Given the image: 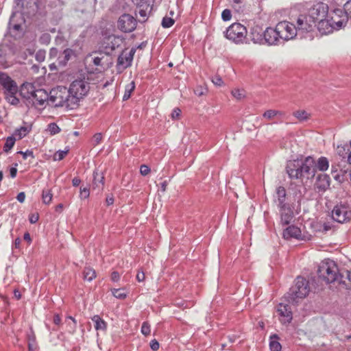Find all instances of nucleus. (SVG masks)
Instances as JSON below:
<instances>
[{"instance_id": "10", "label": "nucleus", "mask_w": 351, "mask_h": 351, "mask_svg": "<svg viewBox=\"0 0 351 351\" xmlns=\"http://www.w3.org/2000/svg\"><path fill=\"white\" fill-rule=\"evenodd\" d=\"M135 53V48H132L130 49H125L122 51L117 58L116 65L117 70L119 73L123 72L125 69L132 65Z\"/></svg>"}, {"instance_id": "9", "label": "nucleus", "mask_w": 351, "mask_h": 351, "mask_svg": "<svg viewBox=\"0 0 351 351\" xmlns=\"http://www.w3.org/2000/svg\"><path fill=\"white\" fill-rule=\"evenodd\" d=\"M332 217L337 222L343 223L351 221V208L345 204H337L332 210Z\"/></svg>"}, {"instance_id": "2", "label": "nucleus", "mask_w": 351, "mask_h": 351, "mask_svg": "<svg viewBox=\"0 0 351 351\" xmlns=\"http://www.w3.org/2000/svg\"><path fill=\"white\" fill-rule=\"evenodd\" d=\"M317 274L319 277L326 283L337 281L341 277L337 264L330 259H325L322 261L319 265Z\"/></svg>"}, {"instance_id": "64", "label": "nucleus", "mask_w": 351, "mask_h": 351, "mask_svg": "<svg viewBox=\"0 0 351 351\" xmlns=\"http://www.w3.org/2000/svg\"><path fill=\"white\" fill-rule=\"evenodd\" d=\"M16 199H17V200L19 202L23 203L25 201V193L24 192L19 193L17 195Z\"/></svg>"}, {"instance_id": "63", "label": "nucleus", "mask_w": 351, "mask_h": 351, "mask_svg": "<svg viewBox=\"0 0 351 351\" xmlns=\"http://www.w3.org/2000/svg\"><path fill=\"white\" fill-rule=\"evenodd\" d=\"M27 341L28 343L30 342L35 343H36V336L33 332L27 335Z\"/></svg>"}, {"instance_id": "11", "label": "nucleus", "mask_w": 351, "mask_h": 351, "mask_svg": "<svg viewBox=\"0 0 351 351\" xmlns=\"http://www.w3.org/2000/svg\"><path fill=\"white\" fill-rule=\"evenodd\" d=\"M328 13V6L326 3L319 2L314 4L309 9L308 14L317 24V21H322V19L327 17Z\"/></svg>"}, {"instance_id": "4", "label": "nucleus", "mask_w": 351, "mask_h": 351, "mask_svg": "<svg viewBox=\"0 0 351 351\" xmlns=\"http://www.w3.org/2000/svg\"><path fill=\"white\" fill-rule=\"evenodd\" d=\"M308 293V282L302 277H298L295 285L287 293V298L290 302H298V299L304 298Z\"/></svg>"}, {"instance_id": "50", "label": "nucleus", "mask_w": 351, "mask_h": 351, "mask_svg": "<svg viewBox=\"0 0 351 351\" xmlns=\"http://www.w3.org/2000/svg\"><path fill=\"white\" fill-rule=\"evenodd\" d=\"M344 13L347 17L351 18V0L348 1L343 6Z\"/></svg>"}, {"instance_id": "23", "label": "nucleus", "mask_w": 351, "mask_h": 351, "mask_svg": "<svg viewBox=\"0 0 351 351\" xmlns=\"http://www.w3.org/2000/svg\"><path fill=\"white\" fill-rule=\"evenodd\" d=\"M250 38L256 44H264V31L259 25H254L250 29Z\"/></svg>"}, {"instance_id": "30", "label": "nucleus", "mask_w": 351, "mask_h": 351, "mask_svg": "<svg viewBox=\"0 0 351 351\" xmlns=\"http://www.w3.org/2000/svg\"><path fill=\"white\" fill-rule=\"evenodd\" d=\"M329 167V161L326 157H320L317 161H315V171L317 169L321 171H326Z\"/></svg>"}, {"instance_id": "26", "label": "nucleus", "mask_w": 351, "mask_h": 351, "mask_svg": "<svg viewBox=\"0 0 351 351\" xmlns=\"http://www.w3.org/2000/svg\"><path fill=\"white\" fill-rule=\"evenodd\" d=\"M317 29L322 34H328L335 30L328 17L324 18L322 21H317Z\"/></svg>"}, {"instance_id": "15", "label": "nucleus", "mask_w": 351, "mask_h": 351, "mask_svg": "<svg viewBox=\"0 0 351 351\" xmlns=\"http://www.w3.org/2000/svg\"><path fill=\"white\" fill-rule=\"evenodd\" d=\"M276 316L280 322L283 324H289L293 319L292 311L288 304H279L276 308Z\"/></svg>"}, {"instance_id": "13", "label": "nucleus", "mask_w": 351, "mask_h": 351, "mask_svg": "<svg viewBox=\"0 0 351 351\" xmlns=\"http://www.w3.org/2000/svg\"><path fill=\"white\" fill-rule=\"evenodd\" d=\"M327 17L335 30L339 29L344 26L348 18L341 9L334 10L328 16L327 15Z\"/></svg>"}, {"instance_id": "7", "label": "nucleus", "mask_w": 351, "mask_h": 351, "mask_svg": "<svg viewBox=\"0 0 351 351\" xmlns=\"http://www.w3.org/2000/svg\"><path fill=\"white\" fill-rule=\"evenodd\" d=\"M77 58V53L75 50L66 48L62 52L60 53L56 62L49 64V69L53 70H58L63 69L71 61L76 60Z\"/></svg>"}, {"instance_id": "51", "label": "nucleus", "mask_w": 351, "mask_h": 351, "mask_svg": "<svg viewBox=\"0 0 351 351\" xmlns=\"http://www.w3.org/2000/svg\"><path fill=\"white\" fill-rule=\"evenodd\" d=\"M221 18L224 21H228L232 18L231 11L229 9H225L221 13Z\"/></svg>"}, {"instance_id": "54", "label": "nucleus", "mask_w": 351, "mask_h": 351, "mask_svg": "<svg viewBox=\"0 0 351 351\" xmlns=\"http://www.w3.org/2000/svg\"><path fill=\"white\" fill-rule=\"evenodd\" d=\"M212 82L215 85L217 86H221L223 84L222 79L218 75L213 77L212 79Z\"/></svg>"}, {"instance_id": "47", "label": "nucleus", "mask_w": 351, "mask_h": 351, "mask_svg": "<svg viewBox=\"0 0 351 351\" xmlns=\"http://www.w3.org/2000/svg\"><path fill=\"white\" fill-rule=\"evenodd\" d=\"M174 24V20L169 17H164L162 21V26L165 28L171 27Z\"/></svg>"}, {"instance_id": "32", "label": "nucleus", "mask_w": 351, "mask_h": 351, "mask_svg": "<svg viewBox=\"0 0 351 351\" xmlns=\"http://www.w3.org/2000/svg\"><path fill=\"white\" fill-rule=\"evenodd\" d=\"M93 322L95 323V328L97 330H106L107 327L106 322L99 315H94L92 317Z\"/></svg>"}, {"instance_id": "58", "label": "nucleus", "mask_w": 351, "mask_h": 351, "mask_svg": "<svg viewBox=\"0 0 351 351\" xmlns=\"http://www.w3.org/2000/svg\"><path fill=\"white\" fill-rule=\"evenodd\" d=\"M181 114V110L179 108H175L172 113H171V117L172 119H179Z\"/></svg>"}, {"instance_id": "52", "label": "nucleus", "mask_w": 351, "mask_h": 351, "mask_svg": "<svg viewBox=\"0 0 351 351\" xmlns=\"http://www.w3.org/2000/svg\"><path fill=\"white\" fill-rule=\"evenodd\" d=\"M102 140V135L101 133L95 134L93 137V142L94 145H99Z\"/></svg>"}, {"instance_id": "8", "label": "nucleus", "mask_w": 351, "mask_h": 351, "mask_svg": "<svg viewBox=\"0 0 351 351\" xmlns=\"http://www.w3.org/2000/svg\"><path fill=\"white\" fill-rule=\"evenodd\" d=\"M276 27L280 39L283 40L293 39L297 35V28L295 25L289 21H280L276 25Z\"/></svg>"}, {"instance_id": "18", "label": "nucleus", "mask_w": 351, "mask_h": 351, "mask_svg": "<svg viewBox=\"0 0 351 351\" xmlns=\"http://www.w3.org/2000/svg\"><path fill=\"white\" fill-rule=\"evenodd\" d=\"M123 43V39L114 35H110L105 38L103 43V46L106 50V53H109L110 51H114L116 48L119 47Z\"/></svg>"}, {"instance_id": "59", "label": "nucleus", "mask_w": 351, "mask_h": 351, "mask_svg": "<svg viewBox=\"0 0 351 351\" xmlns=\"http://www.w3.org/2000/svg\"><path fill=\"white\" fill-rule=\"evenodd\" d=\"M19 154H21L23 156V158L24 160H26L28 156L34 157L33 152L29 150H27L26 152H19Z\"/></svg>"}, {"instance_id": "37", "label": "nucleus", "mask_w": 351, "mask_h": 351, "mask_svg": "<svg viewBox=\"0 0 351 351\" xmlns=\"http://www.w3.org/2000/svg\"><path fill=\"white\" fill-rule=\"evenodd\" d=\"M30 129L28 127L23 126L14 131V136L18 139H21L29 132Z\"/></svg>"}, {"instance_id": "28", "label": "nucleus", "mask_w": 351, "mask_h": 351, "mask_svg": "<svg viewBox=\"0 0 351 351\" xmlns=\"http://www.w3.org/2000/svg\"><path fill=\"white\" fill-rule=\"evenodd\" d=\"M137 8L151 12L152 10L153 0H133Z\"/></svg>"}, {"instance_id": "22", "label": "nucleus", "mask_w": 351, "mask_h": 351, "mask_svg": "<svg viewBox=\"0 0 351 351\" xmlns=\"http://www.w3.org/2000/svg\"><path fill=\"white\" fill-rule=\"evenodd\" d=\"M280 223L288 225L293 218V212L288 204L280 206Z\"/></svg>"}, {"instance_id": "21", "label": "nucleus", "mask_w": 351, "mask_h": 351, "mask_svg": "<svg viewBox=\"0 0 351 351\" xmlns=\"http://www.w3.org/2000/svg\"><path fill=\"white\" fill-rule=\"evenodd\" d=\"M279 39H280V38L277 32L276 27L274 29L267 27L264 31V44L269 45H277Z\"/></svg>"}, {"instance_id": "44", "label": "nucleus", "mask_w": 351, "mask_h": 351, "mask_svg": "<svg viewBox=\"0 0 351 351\" xmlns=\"http://www.w3.org/2000/svg\"><path fill=\"white\" fill-rule=\"evenodd\" d=\"M112 295L118 298L123 300L126 298L127 293L122 289H114L112 290Z\"/></svg>"}, {"instance_id": "48", "label": "nucleus", "mask_w": 351, "mask_h": 351, "mask_svg": "<svg viewBox=\"0 0 351 351\" xmlns=\"http://www.w3.org/2000/svg\"><path fill=\"white\" fill-rule=\"evenodd\" d=\"M69 150L66 149L65 151L59 150L56 152L54 154V160H62L68 154Z\"/></svg>"}, {"instance_id": "5", "label": "nucleus", "mask_w": 351, "mask_h": 351, "mask_svg": "<svg viewBox=\"0 0 351 351\" xmlns=\"http://www.w3.org/2000/svg\"><path fill=\"white\" fill-rule=\"evenodd\" d=\"M0 84L5 89L6 100L12 105H17L19 99L16 95L18 92L16 83L5 73H0Z\"/></svg>"}, {"instance_id": "49", "label": "nucleus", "mask_w": 351, "mask_h": 351, "mask_svg": "<svg viewBox=\"0 0 351 351\" xmlns=\"http://www.w3.org/2000/svg\"><path fill=\"white\" fill-rule=\"evenodd\" d=\"M81 199H87L90 195V190L88 187H81L80 191Z\"/></svg>"}, {"instance_id": "38", "label": "nucleus", "mask_w": 351, "mask_h": 351, "mask_svg": "<svg viewBox=\"0 0 351 351\" xmlns=\"http://www.w3.org/2000/svg\"><path fill=\"white\" fill-rule=\"evenodd\" d=\"M134 88H135V83L134 82H132L130 84H128V85H126L125 89V93L123 97V99L128 100L130 97L131 93L134 90Z\"/></svg>"}, {"instance_id": "27", "label": "nucleus", "mask_w": 351, "mask_h": 351, "mask_svg": "<svg viewBox=\"0 0 351 351\" xmlns=\"http://www.w3.org/2000/svg\"><path fill=\"white\" fill-rule=\"evenodd\" d=\"M337 152L343 158H347L348 162L351 165V141L350 148L347 145H338Z\"/></svg>"}, {"instance_id": "33", "label": "nucleus", "mask_w": 351, "mask_h": 351, "mask_svg": "<svg viewBox=\"0 0 351 351\" xmlns=\"http://www.w3.org/2000/svg\"><path fill=\"white\" fill-rule=\"evenodd\" d=\"M83 277L84 280L92 281L96 278V272L92 267H86L83 271Z\"/></svg>"}, {"instance_id": "40", "label": "nucleus", "mask_w": 351, "mask_h": 351, "mask_svg": "<svg viewBox=\"0 0 351 351\" xmlns=\"http://www.w3.org/2000/svg\"><path fill=\"white\" fill-rule=\"evenodd\" d=\"M283 113L281 111L275 110H268L265 111L263 116L264 118L267 119H272L274 117L277 115H282Z\"/></svg>"}, {"instance_id": "3", "label": "nucleus", "mask_w": 351, "mask_h": 351, "mask_svg": "<svg viewBox=\"0 0 351 351\" xmlns=\"http://www.w3.org/2000/svg\"><path fill=\"white\" fill-rule=\"evenodd\" d=\"M49 100L55 106H65L75 108L74 104H71V95L69 88L63 86H58L52 88L49 93Z\"/></svg>"}, {"instance_id": "60", "label": "nucleus", "mask_w": 351, "mask_h": 351, "mask_svg": "<svg viewBox=\"0 0 351 351\" xmlns=\"http://www.w3.org/2000/svg\"><path fill=\"white\" fill-rule=\"evenodd\" d=\"M195 94L199 97L202 96L205 94V89L202 87H197L194 90Z\"/></svg>"}, {"instance_id": "35", "label": "nucleus", "mask_w": 351, "mask_h": 351, "mask_svg": "<svg viewBox=\"0 0 351 351\" xmlns=\"http://www.w3.org/2000/svg\"><path fill=\"white\" fill-rule=\"evenodd\" d=\"M151 12H149L147 10H142L139 8H137L136 7V16H138V21L141 22V23H143V22H145L147 19H148V16H149V14H150Z\"/></svg>"}, {"instance_id": "25", "label": "nucleus", "mask_w": 351, "mask_h": 351, "mask_svg": "<svg viewBox=\"0 0 351 351\" xmlns=\"http://www.w3.org/2000/svg\"><path fill=\"white\" fill-rule=\"evenodd\" d=\"M330 184V180L329 176L326 174H320L317 176L315 187L319 191H325L329 188Z\"/></svg>"}, {"instance_id": "55", "label": "nucleus", "mask_w": 351, "mask_h": 351, "mask_svg": "<svg viewBox=\"0 0 351 351\" xmlns=\"http://www.w3.org/2000/svg\"><path fill=\"white\" fill-rule=\"evenodd\" d=\"M60 53H58V50L56 48H51L49 51V58L50 59H53L58 58V55Z\"/></svg>"}, {"instance_id": "43", "label": "nucleus", "mask_w": 351, "mask_h": 351, "mask_svg": "<svg viewBox=\"0 0 351 351\" xmlns=\"http://www.w3.org/2000/svg\"><path fill=\"white\" fill-rule=\"evenodd\" d=\"M47 131L51 135H55L60 132V128L56 123H51L47 125Z\"/></svg>"}, {"instance_id": "24", "label": "nucleus", "mask_w": 351, "mask_h": 351, "mask_svg": "<svg viewBox=\"0 0 351 351\" xmlns=\"http://www.w3.org/2000/svg\"><path fill=\"white\" fill-rule=\"evenodd\" d=\"M36 90V89L33 84L25 82L21 86L20 94L23 98L30 100Z\"/></svg>"}, {"instance_id": "62", "label": "nucleus", "mask_w": 351, "mask_h": 351, "mask_svg": "<svg viewBox=\"0 0 351 351\" xmlns=\"http://www.w3.org/2000/svg\"><path fill=\"white\" fill-rule=\"evenodd\" d=\"M39 219L38 214H33L29 217V222L31 223H35L38 221Z\"/></svg>"}, {"instance_id": "19", "label": "nucleus", "mask_w": 351, "mask_h": 351, "mask_svg": "<svg viewBox=\"0 0 351 351\" xmlns=\"http://www.w3.org/2000/svg\"><path fill=\"white\" fill-rule=\"evenodd\" d=\"M282 237L285 239H295L304 240L305 236L302 234L300 228L296 226H289L283 230Z\"/></svg>"}, {"instance_id": "31", "label": "nucleus", "mask_w": 351, "mask_h": 351, "mask_svg": "<svg viewBox=\"0 0 351 351\" xmlns=\"http://www.w3.org/2000/svg\"><path fill=\"white\" fill-rule=\"evenodd\" d=\"M65 323L66 324V331L70 334H73L77 329V322L71 316L66 317Z\"/></svg>"}, {"instance_id": "16", "label": "nucleus", "mask_w": 351, "mask_h": 351, "mask_svg": "<svg viewBox=\"0 0 351 351\" xmlns=\"http://www.w3.org/2000/svg\"><path fill=\"white\" fill-rule=\"evenodd\" d=\"M316 24L314 23L308 14L300 15L296 21V28L298 31L310 32Z\"/></svg>"}, {"instance_id": "29", "label": "nucleus", "mask_w": 351, "mask_h": 351, "mask_svg": "<svg viewBox=\"0 0 351 351\" xmlns=\"http://www.w3.org/2000/svg\"><path fill=\"white\" fill-rule=\"evenodd\" d=\"M104 186V177L99 176L97 172L93 173V188H98L99 190H103Z\"/></svg>"}, {"instance_id": "53", "label": "nucleus", "mask_w": 351, "mask_h": 351, "mask_svg": "<svg viewBox=\"0 0 351 351\" xmlns=\"http://www.w3.org/2000/svg\"><path fill=\"white\" fill-rule=\"evenodd\" d=\"M150 172V169L147 165H142L140 167V173L142 176H147Z\"/></svg>"}, {"instance_id": "41", "label": "nucleus", "mask_w": 351, "mask_h": 351, "mask_svg": "<svg viewBox=\"0 0 351 351\" xmlns=\"http://www.w3.org/2000/svg\"><path fill=\"white\" fill-rule=\"evenodd\" d=\"M293 116L299 121H304L309 117V114L305 110H297L293 112Z\"/></svg>"}, {"instance_id": "39", "label": "nucleus", "mask_w": 351, "mask_h": 351, "mask_svg": "<svg viewBox=\"0 0 351 351\" xmlns=\"http://www.w3.org/2000/svg\"><path fill=\"white\" fill-rule=\"evenodd\" d=\"M16 138L14 136H9L7 138L5 145L3 146V150L5 152H8L14 145Z\"/></svg>"}, {"instance_id": "56", "label": "nucleus", "mask_w": 351, "mask_h": 351, "mask_svg": "<svg viewBox=\"0 0 351 351\" xmlns=\"http://www.w3.org/2000/svg\"><path fill=\"white\" fill-rule=\"evenodd\" d=\"M150 347L153 351H157L159 349L160 345L156 339H153L150 341Z\"/></svg>"}, {"instance_id": "57", "label": "nucleus", "mask_w": 351, "mask_h": 351, "mask_svg": "<svg viewBox=\"0 0 351 351\" xmlns=\"http://www.w3.org/2000/svg\"><path fill=\"white\" fill-rule=\"evenodd\" d=\"M136 278L138 282H143L145 279V273L143 271H138Z\"/></svg>"}, {"instance_id": "14", "label": "nucleus", "mask_w": 351, "mask_h": 351, "mask_svg": "<svg viewBox=\"0 0 351 351\" xmlns=\"http://www.w3.org/2000/svg\"><path fill=\"white\" fill-rule=\"evenodd\" d=\"M118 27L122 32H131L136 27V20L132 15L124 14L119 19Z\"/></svg>"}, {"instance_id": "42", "label": "nucleus", "mask_w": 351, "mask_h": 351, "mask_svg": "<svg viewBox=\"0 0 351 351\" xmlns=\"http://www.w3.org/2000/svg\"><path fill=\"white\" fill-rule=\"evenodd\" d=\"M52 197H53V194L50 190H43V191L42 199L45 204H49L52 200Z\"/></svg>"}, {"instance_id": "34", "label": "nucleus", "mask_w": 351, "mask_h": 351, "mask_svg": "<svg viewBox=\"0 0 351 351\" xmlns=\"http://www.w3.org/2000/svg\"><path fill=\"white\" fill-rule=\"evenodd\" d=\"M276 194L279 202V206L283 204H286L285 203L286 198V190L283 186H278L276 189Z\"/></svg>"}, {"instance_id": "46", "label": "nucleus", "mask_w": 351, "mask_h": 351, "mask_svg": "<svg viewBox=\"0 0 351 351\" xmlns=\"http://www.w3.org/2000/svg\"><path fill=\"white\" fill-rule=\"evenodd\" d=\"M141 331L145 336L149 335L151 332V326L147 322H144L142 324Z\"/></svg>"}, {"instance_id": "1", "label": "nucleus", "mask_w": 351, "mask_h": 351, "mask_svg": "<svg viewBox=\"0 0 351 351\" xmlns=\"http://www.w3.org/2000/svg\"><path fill=\"white\" fill-rule=\"evenodd\" d=\"M71 95V104L77 108L81 99H84L90 90V83L85 77L73 80L69 88Z\"/></svg>"}, {"instance_id": "17", "label": "nucleus", "mask_w": 351, "mask_h": 351, "mask_svg": "<svg viewBox=\"0 0 351 351\" xmlns=\"http://www.w3.org/2000/svg\"><path fill=\"white\" fill-rule=\"evenodd\" d=\"M49 99V95L44 89H36L29 102L36 108H38L44 106L45 102Z\"/></svg>"}, {"instance_id": "20", "label": "nucleus", "mask_w": 351, "mask_h": 351, "mask_svg": "<svg viewBox=\"0 0 351 351\" xmlns=\"http://www.w3.org/2000/svg\"><path fill=\"white\" fill-rule=\"evenodd\" d=\"M287 172L292 179L302 180L300 160H290L287 165Z\"/></svg>"}, {"instance_id": "45", "label": "nucleus", "mask_w": 351, "mask_h": 351, "mask_svg": "<svg viewBox=\"0 0 351 351\" xmlns=\"http://www.w3.org/2000/svg\"><path fill=\"white\" fill-rule=\"evenodd\" d=\"M232 96L237 100H241L245 97V90L243 89H234L232 90Z\"/></svg>"}, {"instance_id": "36", "label": "nucleus", "mask_w": 351, "mask_h": 351, "mask_svg": "<svg viewBox=\"0 0 351 351\" xmlns=\"http://www.w3.org/2000/svg\"><path fill=\"white\" fill-rule=\"evenodd\" d=\"M271 341L269 343V347L271 351H281V344L276 340L278 339L277 335H274L271 337Z\"/></svg>"}, {"instance_id": "6", "label": "nucleus", "mask_w": 351, "mask_h": 351, "mask_svg": "<svg viewBox=\"0 0 351 351\" xmlns=\"http://www.w3.org/2000/svg\"><path fill=\"white\" fill-rule=\"evenodd\" d=\"M225 37L236 44H243L247 38V28L239 23L230 25L225 32Z\"/></svg>"}, {"instance_id": "61", "label": "nucleus", "mask_w": 351, "mask_h": 351, "mask_svg": "<svg viewBox=\"0 0 351 351\" xmlns=\"http://www.w3.org/2000/svg\"><path fill=\"white\" fill-rule=\"evenodd\" d=\"M110 278L114 282H117L120 278V275L117 271H113L111 274Z\"/></svg>"}, {"instance_id": "12", "label": "nucleus", "mask_w": 351, "mask_h": 351, "mask_svg": "<svg viewBox=\"0 0 351 351\" xmlns=\"http://www.w3.org/2000/svg\"><path fill=\"white\" fill-rule=\"evenodd\" d=\"M300 172L302 180L309 179L315 174V160L313 158L308 156L304 161H300Z\"/></svg>"}]
</instances>
